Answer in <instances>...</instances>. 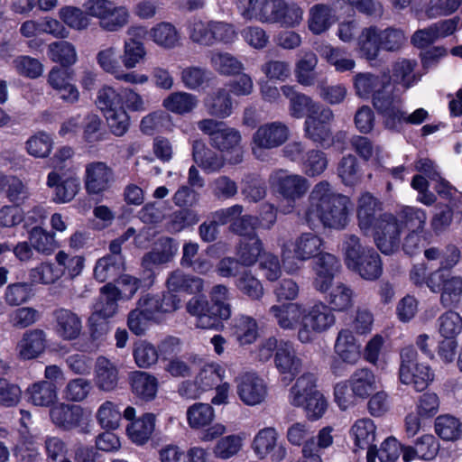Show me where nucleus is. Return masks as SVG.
<instances>
[{"instance_id":"nucleus-63","label":"nucleus","mask_w":462,"mask_h":462,"mask_svg":"<svg viewBox=\"0 0 462 462\" xmlns=\"http://www.w3.org/2000/svg\"><path fill=\"white\" fill-rule=\"evenodd\" d=\"M223 369L217 365H204L196 376V382L200 392H206L215 388L222 381Z\"/></svg>"},{"instance_id":"nucleus-29","label":"nucleus","mask_w":462,"mask_h":462,"mask_svg":"<svg viewBox=\"0 0 462 462\" xmlns=\"http://www.w3.org/2000/svg\"><path fill=\"white\" fill-rule=\"evenodd\" d=\"M349 267L358 273L362 278L369 281L378 279L383 273L381 257L373 248L365 251Z\"/></svg>"},{"instance_id":"nucleus-32","label":"nucleus","mask_w":462,"mask_h":462,"mask_svg":"<svg viewBox=\"0 0 462 462\" xmlns=\"http://www.w3.org/2000/svg\"><path fill=\"white\" fill-rule=\"evenodd\" d=\"M391 78L388 75H374L369 72L358 73L354 78V85L358 97L367 98L375 94L379 88L389 85Z\"/></svg>"},{"instance_id":"nucleus-5","label":"nucleus","mask_w":462,"mask_h":462,"mask_svg":"<svg viewBox=\"0 0 462 462\" xmlns=\"http://www.w3.org/2000/svg\"><path fill=\"white\" fill-rule=\"evenodd\" d=\"M335 323V316L328 306L319 302L310 307L304 308L302 320L298 329V339L301 343L311 342L316 333H321L328 330Z\"/></svg>"},{"instance_id":"nucleus-13","label":"nucleus","mask_w":462,"mask_h":462,"mask_svg":"<svg viewBox=\"0 0 462 462\" xmlns=\"http://www.w3.org/2000/svg\"><path fill=\"white\" fill-rule=\"evenodd\" d=\"M253 448L261 459L270 457L273 461L280 462L286 456V449L278 443V433L272 427L259 430L254 439Z\"/></svg>"},{"instance_id":"nucleus-15","label":"nucleus","mask_w":462,"mask_h":462,"mask_svg":"<svg viewBox=\"0 0 462 462\" xmlns=\"http://www.w3.org/2000/svg\"><path fill=\"white\" fill-rule=\"evenodd\" d=\"M275 367L282 375V381L288 384L301 371L302 361L289 342H282L274 356Z\"/></svg>"},{"instance_id":"nucleus-45","label":"nucleus","mask_w":462,"mask_h":462,"mask_svg":"<svg viewBox=\"0 0 462 462\" xmlns=\"http://www.w3.org/2000/svg\"><path fill=\"white\" fill-rule=\"evenodd\" d=\"M337 171L342 182L346 186L356 185L362 178L359 162L353 154H347L341 158Z\"/></svg>"},{"instance_id":"nucleus-57","label":"nucleus","mask_w":462,"mask_h":462,"mask_svg":"<svg viewBox=\"0 0 462 462\" xmlns=\"http://www.w3.org/2000/svg\"><path fill=\"white\" fill-rule=\"evenodd\" d=\"M302 171L309 177H317L328 167V159L322 151L310 150L302 158Z\"/></svg>"},{"instance_id":"nucleus-11","label":"nucleus","mask_w":462,"mask_h":462,"mask_svg":"<svg viewBox=\"0 0 462 462\" xmlns=\"http://www.w3.org/2000/svg\"><path fill=\"white\" fill-rule=\"evenodd\" d=\"M340 261L334 254L327 252L319 253L312 262L314 271L313 287L324 293L331 287L335 276L340 272Z\"/></svg>"},{"instance_id":"nucleus-27","label":"nucleus","mask_w":462,"mask_h":462,"mask_svg":"<svg viewBox=\"0 0 462 462\" xmlns=\"http://www.w3.org/2000/svg\"><path fill=\"white\" fill-rule=\"evenodd\" d=\"M334 350L340 360L350 365H356L360 358V346L349 329H341L338 332Z\"/></svg>"},{"instance_id":"nucleus-60","label":"nucleus","mask_w":462,"mask_h":462,"mask_svg":"<svg viewBox=\"0 0 462 462\" xmlns=\"http://www.w3.org/2000/svg\"><path fill=\"white\" fill-rule=\"evenodd\" d=\"M56 398V386L51 381H41L32 385L31 401L34 405L49 406Z\"/></svg>"},{"instance_id":"nucleus-58","label":"nucleus","mask_w":462,"mask_h":462,"mask_svg":"<svg viewBox=\"0 0 462 462\" xmlns=\"http://www.w3.org/2000/svg\"><path fill=\"white\" fill-rule=\"evenodd\" d=\"M146 51L143 43L134 38H130L125 42L124 52L121 61L125 68L130 69L136 67L138 63L144 60Z\"/></svg>"},{"instance_id":"nucleus-47","label":"nucleus","mask_w":462,"mask_h":462,"mask_svg":"<svg viewBox=\"0 0 462 462\" xmlns=\"http://www.w3.org/2000/svg\"><path fill=\"white\" fill-rule=\"evenodd\" d=\"M154 426L155 416L152 413H146L128 425L126 430L134 442L143 444L151 437Z\"/></svg>"},{"instance_id":"nucleus-52","label":"nucleus","mask_w":462,"mask_h":462,"mask_svg":"<svg viewBox=\"0 0 462 462\" xmlns=\"http://www.w3.org/2000/svg\"><path fill=\"white\" fill-rule=\"evenodd\" d=\"M103 17L101 23H98L99 27L106 32H118L124 28L129 22V12L125 6H117L114 4L109 12Z\"/></svg>"},{"instance_id":"nucleus-3","label":"nucleus","mask_w":462,"mask_h":462,"mask_svg":"<svg viewBox=\"0 0 462 462\" xmlns=\"http://www.w3.org/2000/svg\"><path fill=\"white\" fill-rule=\"evenodd\" d=\"M417 357V351L411 346L401 350L399 377L402 383L411 384L417 392H421L433 380V374L429 365L419 364Z\"/></svg>"},{"instance_id":"nucleus-40","label":"nucleus","mask_w":462,"mask_h":462,"mask_svg":"<svg viewBox=\"0 0 462 462\" xmlns=\"http://www.w3.org/2000/svg\"><path fill=\"white\" fill-rule=\"evenodd\" d=\"M326 300L331 310L345 311L353 306L354 291L350 286L337 282L326 292Z\"/></svg>"},{"instance_id":"nucleus-6","label":"nucleus","mask_w":462,"mask_h":462,"mask_svg":"<svg viewBox=\"0 0 462 462\" xmlns=\"http://www.w3.org/2000/svg\"><path fill=\"white\" fill-rule=\"evenodd\" d=\"M372 104L378 115L383 117L386 129L397 131L400 128V120L403 118L401 96L394 93L391 80L385 88H379L373 95Z\"/></svg>"},{"instance_id":"nucleus-8","label":"nucleus","mask_w":462,"mask_h":462,"mask_svg":"<svg viewBox=\"0 0 462 462\" xmlns=\"http://www.w3.org/2000/svg\"><path fill=\"white\" fill-rule=\"evenodd\" d=\"M177 252L178 243L171 237L162 236L153 248L143 255L141 265L148 280L147 286H151L153 282L155 275L153 268L171 262Z\"/></svg>"},{"instance_id":"nucleus-31","label":"nucleus","mask_w":462,"mask_h":462,"mask_svg":"<svg viewBox=\"0 0 462 462\" xmlns=\"http://www.w3.org/2000/svg\"><path fill=\"white\" fill-rule=\"evenodd\" d=\"M320 392L316 386V377L313 374L307 373L299 377L295 384L290 390V402L293 406L300 407L306 403L312 395Z\"/></svg>"},{"instance_id":"nucleus-7","label":"nucleus","mask_w":462,"mask_h":462,"mask_svg":"<svg viewBox=\"0 0 462 462\" xmlns=\"http://www.w3.org/2000/svg\"><path fill=\"white\" fill-rule=\"evenodd\" d=\"M302 9L295 3H287L284 0H263L259 22L294 27L302 20Z\"/></svg>"},{"instance_id":"nucleus-16","label":"nucleus","mask_w":462,"mask_h":462,"mask_svg":"<svg viewBox=\"0 0 462 462\" xmlns=\"http://www.w3.org/2000/svg\"><path fill=\"white\" fill-rule=\"evenodd\" d=\"M180 306V300L171 292L162 295H143L136 304V307L152 319H154L157 314L173 312Z\"/></svg>"},{"instance_id":"nucleus-22","label":"nucleus","mask_w":462,"mask_h":462,"mask_svg":"<svg viewBox=\"0 0 462 462\" xmlns=\"http://www.w3.org/2000/svg\"><path fill=\"white\" fill-rule=\"evenodd\" d=\"M54 329L64 340L76 339L82 328L79 317L70 310L60 308L53 311Z\"/></svg>"},{"instance_id":"nucleus-42","label":"nucleus","mask_w":462,"mask_h":462,"mask_svg":"<svg viewBox=\"0 0 462 462\" xmlns=\"http://www.w3.org/2000/svg\"><path fill=\"white\" fill-rule=\"evenodd\" d=\"M263 252V243L258 236L241 239L236 247V257L243 266L254 265Z\"/></svg>"},{"instance_id":"nucleus-19","label":"nucleus","mask_w":462,"mask_h":462,"mask_svg":"<svg viewBox=\"0 0 462 462\" xmlns=\"http://www.w3.org/2000/svg\"><path fill=\"white\" fill-rule=\"evenodd\" d=\"M240 142V133L236 129L228 127L224 124L223 127L217 132L216 136L212 138L210 143L221 152L231 151L233 154L228 159L229 163L238 164L243 161V152L239 146Z\"/></svg>"},{"instance_id":"nucleus-50","label":"nucleus","mask_w":462,"mask_h":462,"mask_svg":"<svg viewBox=\"0 0 462 462\" xmlns=\"http://www.w3.org/2000/svg\"><path fill=\"white\" fill-rule=\"evenodd\" d=\"M199 315L196 326L203 329H220L224 327L223 321L228 319V310L226 308H217L210 305Z\"/></svg>"},{"instance_id":"nucleus-4","label":"nucleus","mask_w":462,"mask_h":462,"mask_svg":"<svg viewBox=\"0 0 462 462\" xmlns=\"http://www.w3.org/2000/svg\"><path fill=\"white\" fill-rule=\"evenodd\" d=\"M428 288L440 293L439 302L444 308H457L462 300V277L451 275L439 268L426 279Z\"/></svg>"},{"instance_id":"nucleus-25","label":"nucleus","mask_w":462,"mask_h":462,"mask_svg":"<svg viewBox=\"0 0 462 462\" xmlns=\"http://www.w3.org/2000/svg\"><path fill=\"white\" fill-rule=\"evenodd\" d=\"M121 294L120 290L113 283L108 282L104 285L93 305L92 314L103 319L113 318L117 312Z\"/></svg>"},{"instance_id":"nucleus-59","label":"nucleus","mask_w":462,"mask_h":462,"mask_svg":"<svg viewBox=\"0 0 462 462\" xmlns=\"http://www.w3.org/2000/svg\"><path fill=\"white\" fill-rule=\"evenodd\" d=\"M439 334L445 338H455L462 331V317L456 311L448 310L438 319Z\"/></svg>"},{"instance_id":"nucleus-21","label":"nucleus","mask_w":462,"mask_h":462,"mask_svg":"<svg viewBox=\"0 0 462 462\" xmlns=\"http://www.w3.org/2000/svg\"><path fill=\"white\" fill-rule=\"evenodd\" d=\"M282 94L289 99L290 115L294 118H302L305 115L317 114L323 108L319 103L314 102L311 97L298 92L292 86H282Z\"/></svg>"},{"instance_id":"nucleus-61","label":"nucleus","mask_w":462,"mask_h":462,"mask_svg":"<svg viewBox=\"0 0 462 462\" xmlns=\"http://www.w3.org/2000/svg\"><path fill=\"white\" fill-rule=\"evenodd\" d=\"M379 34L381 49L389 52L399 51L407 41L404 32L399 28H379Z\"/></svg>"},{"instance_id":"nucleus-26","label":"nucleus","mask_w":462,"mask_h":462,"mask_svg":"<svg viewBox=\"0 0 462 462\" xmlns=\"http://www.w3.org/2000/svg\"><path fill=\"white\" fill-rule=\"evenodd\" d=\"M204 107L211 116L220 119L228 117L233 112L230 91L220 88L208 94L204 99Z\"/></svg>"},{"instance_id":"nucleus-55","label":"nucleus","mask_w":462,"mask_h":462,"mask_svg":"<svg viewBox=\"0 0 462 462\" xmlns=\"http://www.w3.org/2000/svg\"><path fill=\"white\" fill-rule=\"evenodd\" d=\"M210 74L205 68L189 66L182 69L180 79L188 89L198 90L208 84Z\"/></svg>"},{"instance_id":"nucleus-2","label":"nucleus","mask_w":462,"mask_h":462,"mask_svg":"<svg viewBox=\"0 0 462 462\" xmlns=\"http://www.w3.org/2000/svg\"><path fill=\"white\" fill-rule=\"evenodd\" d=\"M269 183L273 190L288 203L282 209L284 214L292 211L295 202L302 199L310 187V181L304 176L290 173L282 169L270 174Z\"/></svg>"},{"instance_id":"nucleus-41","label":"nucleus","mask_w":462,"mask_h":462,"mask_svg":"<svg viewBox=\"0 0 462 462\" xmlns=\"http://www.w3.org/2000/svg\"><path fill=\"white\" fill-rule=\"evenodd\" d=\"M166 284L170 291L176 292L197 293L203 288V282L200 278L187 275L180 270L170 273Z\"/></svg>"},{"instance_id":"nucleus-34","label":"nucleus","mask_w":462,"mask_h":462,"mask_svg":"<svg viewBox=\"0 0 462 462\" xmlns=\"http://www.w3.org/2000/svg\"><path fill=\"white\" fill-rule=\"evenodd\" d=\"M381 209V202L376 198L369 192L364 193L358 200L357 207L359 227L363 230L369 229L376 223V214Z\"/></svg>"},{"instance_id":"nucleus-24","label":"nucleus","mask_w":462,"mask_h":462,"mask_svg":"<svg viewBox=\"0 0 462 462\" xmlns=\"http://www.w3.org/2000/svg\"><path fill=\"white\" fill-rule=\"evenodd\" d=\"M50 417L55 426L69 430L80 425L83 410L79 405L59 403L51 408Z\"/></svg>"},{"instance_id":"nucleus-54","label":"nucleus","mask_w":462,"mask_h":462,"mask_svg":"<svg viewBox=\"0 0 462 462\" xmlns=\"http://www.w3.org/2000/svg\"><path fill=\"white\" fill-rule=\"evenodd\" d=\"M395 217L401 225V229L404 227L411 232L422 231L426 222L425 212L412 207H404Z\"/></svg>"},{"instance_id":"nucleus-30","label":"nucleus","mask_w":462,"mask_h":462,"mask_svg":"<svg viewBox=\"0 0 462 462\" xmlns=\"http://www.w3.org/2000/svg\"><path fill=\"white\" fill-rule=\"evenodd\" d=\"M324 240L312 232L302 233L294 242L295 258L307 261L315 258L323 251Z\"/></svg>"},{"instance_id":"nucleus-46","label":"nucleus","mask_w":462,"mask_h":462,"mask_svg":"<svg viewBox=\"0 0 462 462\" xmlns=\"http://www.w3.org/2000/svg\"><path fill=\"white\" fill-rule=\"evenodd\" d=\"M351 434L354 436L355 444L357 448L370 451V448L375 439V426L370 419H362L356 421L351 429Z\"/></svg>"},{"instance_id":"nucleus-28","label":"nucleus","mask_w":462,"mask_h":462,"mask_svg":"<svg viewBox=\"0 0 462 462\" xmlns=\"http://www.w3.org/2000/svg\"><path fill=\"white\" fill-rule=\"evenodd\" d=\"M270 314L282 329H295L296 326L300 324L304 314V307L298 303H288L278 306L273 305L270 308Z\"/></svg>"},{"instance_id":"nucleus-56","label":"nucleus","mask_w":462,"mask_h":462,"mask_svg":"<svg viewBox=\"0 0 462 462\" xmlns=\"http://www.w3.org/2000/svg\"><path fill=\"white\" fill-rule=\"evenodd\" d=\"M214 410L208 403L197 402L187 411L189 425L193 429L208 426L214 419Z\"/></svg>"},{"instance_id":"nucleus-64","label":"nucleus","mask_w":462,"mask_h":462,"mask_svg":"<svg viewBox=\"0 0 462 462\" xmlns=\"http://www.w3.org/2000/svg\"><path fill=\"white\" fill-rule=\"evenodd\" d=\"M318 59L315 53L306 52L296 65V77L298 82L304 86H311L314 84L315 77L313 70L317 66Z\"/></svg>"},{"instance_id":"nucleus-43","label":"nucleus","mask_w":462,"mask_h":462,"mask_svg":"<svg viewBox=\"0 0 462 462\" xmlns=\"http://www.w3.org/2000/svg\"><path fill=\"white\" fill-rule=\"evenodd\" d=\"M48 54L54 62H59L62 68L69 69L78 60L75 46L67 41L55 42L48 46Z\"/></svg>"},{"instance_id":"nucleus-51","label":"nucleus","mask_w":462,"mask_h":462,"mask_svg":"<svg viewBox=\"0 0 462 462\" xmlns=\"http://www.w3.org/2000/svg\"><path fill=\"white\" fill-rule=\"evenodd\" d=\"M401 453V445L393 437L387 438L381 445L380 449L376 446L367 451V462H374L376 457L381 462H393Z\"/></svg>"},{"instance_id":"nucleus-17","label":"nucleus","mask_w":462,"mask_h":462,"mask_svg":"<svg viewBox=\"0 0 462 462\" xmlns=\"http://www.w3.org/2000/svg\"><path fill=\"white\" fill-rule=\"evenodd\" d=\"M237 394L247 405H256L264 400L266 388L263 381L254 373H245L237 377Z\"/></svg>"},{"instance_id":"nucleus-10","label":"nucleus","mask_w":462,"mask_h":462,"mask_svg":"<svg viewBox=\"0 0 462 462\" xmlns=\"http://www.w3.org/2000/svg\"><path fill=\"white\" fill-rule=\"evenodd\" d=\"M401 225L395 216L383 214L374 224V239L377 248L384 254L394 253L400 245Z\"/></svg>"},{"instance_id":"nucleus-39","label":"nucleus","mask_w":462,"mask_h":462,"mask_svg":"<svg viewBox=\"0 0 462 462\" xmlns=\"http://www.w3.org/2000/svg\"><path fill=\"white\" fill-rule=\"evenodd\" d=\"M162 105L168 111L177 115H185L191 113L198 106L199 98L191 93L178 91L164 98Z\"/></svg>"},{"instance_id":"nucleus-20","label":"nucleus","mask_w":462,"mask_h":462,"mask_svg":"<svg viewBox=\"0 0 462 462\" xmlns=\"http://www.w3.org/2000/svg\"><path fill=\"white\" fill-rule=\"evenodd\" d=\"M191 155L194 162L208 173L219 171L225 165L224 156L200 139L192 142Z\"/></svg>"},{"instance_id":"nucleus-35","label":"nucleus","mask_w":462,"mask_h":462,"mask_svg":"<svg viewBox=\"0 0 462 462\" xmlns=\"http://www.w3.org/2000/svg\"><path fill=\"white\" fill-rule=\"evenodd\" d=\"M357 45L363 58L369 61L375 60L382 50L379 28L376 26L364 28L358 36Z\"/></svg>"},{"instance_id":"nucleus-44","label":"nucleus","mask_w":462,"mask_h":462,"mask_svg":"<svg viewBox=\"0 0 462 462\" xmlns=\"http://www.w3.org/2000/svg\"><path fill=\"white\" fill-rule=\"evenodd\" d=\"M435 432L445 441H456L462 437V424L454 416L440 415L435 420Z\"/></svg>"},{"instance_id":"nucleus-23","label":"nucleus","mask_w":462,"mask_h":462,"mask_svg":"<svg viewBox=\"0 0 462 462\" xmlns=\"http://www.w3.org/2000/svg\"><path fill=\"white\" fill-rule=\"evenodd\" d=\"M47 186L54 188L53 200L56 203L70 202L80 189V180L77 176H69L64 180L56 171L48 175Z\"/></svg>"},{"instance_id":"nucleus-1","label":"nucleus","mask_w":462,"mask_h":462,"mask_svg":"<svg viewBox=\"0 0 462 462\" xmlns=\"http://www.w3.org/2000/svg\"><path fill=\"white\" fill-rule=\"evenodd\" d=\"M328 181L317 183L309 196L304 221L312 229L322 224L325 227L344 228L348 220V197L333 193Z\"/></svg>"},{"instance_id":"nucleus-36","label":"nucleus","mask_w":462,"mask_h":462,"mask_svg":"<svg viewBox=\"0 0 462 462\" xmlns=\"http://www.w3.org/2000/svg\"><path fill=\"white\" fill-rule=\"evenodd\" d=\"M125 269L124 256H106L97 260L94 268V276L99 282H105L108 280H116L121 276Z\"/></svg>"},{"instance_id":"nucleus-9","label":"nucleus","mask_w":462,"mask_h":462,"mask_svg":"<svg viewBox=\"0 0 462 462\" xmlns=\"http://www.w3.org/2000/svg\"><path fill=\"white\" fill-rule=\"evenodd\" d=\"M334 118L333 111L323 107L317 114L308 115L304 122L305 137L318 145L328 148L333 143L329 124Z\"/></svg>"},{"instance_id":"nucleus-14","label":"nucleus","mask_w":462,"mask_h":462,"mask_svg":"<svg viewBox=\"0 0 462 462\" xmlns=\"http://www.w3.org/2000/svg\"><path fill=\"white\" fill-rule=\"evenodd\" d=\"M289 127L275 121L261 125L253 135L257 149H273L283 144L289 138Z\"/></svg>"},{"instance_id":"nucleus-33","label":"nucleus","mask_w":462,"mask_h":462,"mask_svg":"<svg viewBox=\"0 0 462 462\" xmlns=\"http://www.w3.org/2000/svg\"><path fill=\"white\" fill-rule=\"evenodd\" d=\"M133 393L143 401L152 400L157 393V379L142 371H134L130 374Z\"/></svg>"},{"instance_id":"nucleus-48","label":"nucleus","mask_w":462,"mask_h":462,"mask_svg":"<svg viewBox=\"0 0 462 462\" xmlns=\"http://www.w3.org/2000/svg\"><path fill=\"white\" fill-rule=\"evenodd\" d=\"M332 9L324 4H318L310 10L309 29L315 34L327 31L332 23Z\"/></svg>"},{"instance_id":"nucleus-53","label":"nucleus","mask_w":462,"mask_h":462,"mask_svg":"<svg viewBox=\"0 0 462 462\" xmlns=\"http://www.w3.org/2000/svg\"><path fill=\"white\" fill-rule=\"evenodd\" d=\"M416 65V61L411 60H402L393 64V76L404 89L410 88L420 80V77L414 73Z\"/></svg>"},{"instance_id":"nucleus-62","label":"nucleus","mask_w":462,"mask_h":462,"mask_svg":"<svg viewBox=\"0 0 462 462\" xmlns=\"http://www.w3.org/2000/svg\"><path fill=\"white\" fill-rule=\"evenodd\" d=\"M59 16L60 20L71 29L82 31L88 27L89 19L85 12L75 6H64L60 9Z\"/></svg>"},{"instance_id":"nucleus-37","label":"nucleus","mask_w":462,"mask_h":462,"mask_svg":"<svg viewBox=\"0 0 462 462\" xmlns=\"http://www.w3.org/2000/svg\"><path fill=\"white\" fill-rule=\"evenodd\" d=\"M348 382L351 391L360 399L367 398L376 390L375 376L368 368L356 370Z\"/></svg>"},{"instance_id":"nucleus-12","label":"nucleus","mask_w":462,"mask_h":462,"mask_svg":"<svg viewBox=\"0 0 462 462\" xmlns=\"http://www.w3.org/2000/svg\"><path fill=\"white\" fill-rule=\"evenodd\" d=\"M115 181L111 167L103 162H92L86 165L84 185L88 195H101L107 191Z\"/></svg>"},{"instance_id":"nucleus-49","label":"nucleus","mask_w":462,"mask_h":462,"mask_svg":"<svg viewBox=\"0 0 462 462\" xmlns=\"http://www.w3.org/2000/svg\"><path fill=\"white\" fill-rule=\"evenodd\" d=\"M150 35L156 44L165 49L174 48L180 41L177 29L170 23H158L151 30Z\"/></svg>"},{"instance_id":"nucleus-38","label":"nucleus","mask_w":462,"mask_h":462,"mask_svg":"<svg viewBox=\"0 0 462 462\" xmlns=\"http://www.w3.org/2000/svg\"><path fill=\"white\" fill-rule=\"evenodd\" d=\"M202 358L194 353H187L167 361L165 371L173 377H189L192 375L193 367L199 366Z\"/></svg>"},{"instance_id":"nucleus-18","label":"nucleus","mask_w":462,"mask_h":462,"mask_svg":"<svg viewBox=\"0 0 462 462\" xmlns=\"http://www.w3.org/2000/svg\"><path fill=\"white\" fill-rule=\"evenodd\" d=\"M119 383L117 365L104 356H99L94 365V383L102 392H114Z\"/></svg>"}]
</instances>
